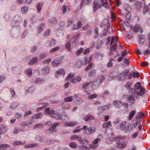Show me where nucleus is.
Wrapping results in <instances>:
<instances>
[{
    "label": "nucleus",
    "instance_id": "nucleus-1",
    "mask_svg": "<svg viewBox=\"0 0 150 150\" xmlns=\"http://www.w3.org/2000/svg\"><path fill=\"white\" fill-rule=\"evenodd\" d=\"M118 139L117 140V144L119 148L123 149L126 146V143L123 141H121L120 139H125L124 136L120 137H117Z\"/></svg>",
    "mask_w": 150,
    "mask_h": 150
},
{
    "label": "nucleus",
    "instance_id": "nucleus-2",
    "mask_svg": "<svg viewBox=\"0 0 150 150\" xmlns=\"http://www.w3.org/2000/svg\"><path fill=\"white\" fill-rule=\"evenodd\" d=\"M128 70L126 69L120 74L119 76L118 80L119 81H123L125 80L126 76L129 74Z\"/></svg>",
    "mask_w": 150,
    "mask_h": 150
},
{
    "label": "nucleus",
    "instance_id": "nucleus-3",
    "mask_svg": "<svg viewBox=\"0 0 150 150\" xmlns=\"http://www.w3.org/2000/svg\"><path fill=\"white\" fill-rule=\"evenodd\" d=\"M71 139L73 140L74 139H76L78 140L79 142L82 144H84L85 142L88 143V140L86 139H83L81 138L79 136L73 135L71 137Z\"/></svg>",
    "mask_w": 150,
    "mask_h": 150
},
{
    "label": "nucleus",
    "instance_id": "nucleus-4",
    "mask_svg": "<svg viewBox=\"0 0 150 150\" xmlns=\"http://www.w3.org/2000/svg\"><path fill=\"white\" fill-rule=\"evenodd\" d=\"M100 138H97L92 142V144H90L89 147L91 149H96L97 148L98 145V142L100 141Z\"/></svg>",
    "mask_w": 150,
    "mask_h": 150
},
{
    "label": "nucleus",
    "instance_id": "nucleus-5",
    "mask_svg": "<svg viewBox=\"0 0 150 150\" xmlns=\"http://www.w3.org/2000/svg\"><path fill=\"white\" fill-rule=\"evenodd\" d=\"M101 83V82L100 81V79H97L94 81L92 82V87L95 89H96Z\"/></svg>",
    "mask_w": 150,
    "mask_h": 150
},
{
    "label": "nucleus",
    "instance_id": "nucleus-6",
    "mask_svg": "<svg viewBox=\"0 0 150 150\" xmlns=\"http://www.w3.org/2000/svg\"><path fill=\"white\" fill-rule=\"evenodd\" d=\"M146 91L145 89L142 87L139 89V90L138 91H136V94L138 96H140L143 97Z\"/></svg>",
    "mask_w": 150,
    "mask_h": 150
},
{
    "label": "nucleus",
    "instance_id": "nucleus-7",
    "mask_svg": "<svg viewBox=\"0 0 150 150\" xmlns=\"http://www.w3.org/2000/svg\"><path fill=\"white\" fill-rule=\"evenodd\" d=\"M8 129V128L4 125H0V134H4Z\"/></svg>",
    "mask_w": 150,
    "mask_h": 150
},
{
    "label": "nucleus",
    "instance_id": "nucleus-8",
    "mask_svg": "<svg viewBox=\"0 0 150 150\" xmlns=\"http://www.w3.org/2000/svg\"><path fill=\"white\" fill-rule=\"evenodd\" d=\"M77 124V123L76 122L70 121L69 122H66L64 126H66L67 127H72L76 126Z\"/></svg>",
    "mask_w": 150,
    "mask_h": 150
},
{
    "label": "nucleus",
    "instance_id": "nucleus-9",
    "mask_svg": "<svg viewBox=\"0 0 150 150\" xmlns=\"http://www.w3.org/2000/svg\"><path fill=\"white\" fill-rule=\"evenodd\" d=\"M59 125V123H56L52 125L50 128L49 129V131H50L51 133L53 132H55L56 130L55 128L57 126Z\"/></svg>",
    "mask_w": 150,
    "mask_h": 150
},
{
    "label": "nucleus",
    "instance_id": "nucleus-10",
    "mask_svg": "<svg viewBox=\"0 0 150 150\" xmlns=\"http://www.w3.org/2000/svg\"><path fill=\"white\" fill-rule=\"evenodd\" d=\"M94 119L93 115L90 114H88L85 116L84 118V120L86 122H88L91 120H93Z\"/></svg>",
    "mask_w": 150,
    "mask_h": 150
},
{
    "label": "nucleus",
    "instance_id": "nucleus-11",
    "mask_svg": "<svg viewBox=\"0 0 150 150\" xmlns=\"http://www.w3.org/2000/svg\"><path fill=\"white\" fill-rule=\"evenodd\" d=\"M98 2H97L94 1L93 4V8L94 11H96L99 8L101 7V5L98 4Z\"/></svg>",
    "mask_w": 150,
    "mask_h": 150
},
{
    "label": "nucleus",
    "instance_id": "nucleus-12",
    "mask_svg": "<svg viewBox=\"0 0 150 150\" xmlns=\"http://www.w3.org/2000/svg\"><path fill=\"white\" fill-rule=\"evenodd\" d=\"M45 26L43 23H41L39 25L37 28V32L39 33L42 32L45 28Z\"/></svg>",
    "mask_w": 150,
    "mask_h": 150
},
{
    "label": "nucleus",
    "instance_id": "nucleus-13",
    "mask_svg": "<svg viewBox=\"0 0 150 150\" xmlns=\"http://www.w3.org/2000/svg\"><path fill=\"white\" fill-rule=\"evenodd\" d=\"M41 72L42 74L46 75L49 72V68L48 67H43L41 70Z\"/></svg>",
    "mask_w": 150,
    "mask_h": 150
},
{
    "label": "nucleus",
    "instance_id": "nucleus-14",
    "mask_svg": "<svg viewBox=\"0 0 150 150\" xmlns=\"http://www.w3.org/2000/svg\"><path fill=\"white\" fill-rule=\"evenodd\" d=\"M113 104L115 107L118 108L121 105L122 102L120 101H114L113 102Z\"/></svg>",
    "mask_w": 150,
    "mask_h": 150
},
{
    "label": "nucleus",
    "instance_id": "nucleus-15",
    "mask_svg": "<svg viewBox=\"0 0 150 150\" xmlns=\"http://www.w3.org/2000/svg\"><path fill=\"white\" fill-rule=\"evenodd\" d=\"M64 72V70L62 69H60L57 70L55 74V77L57 78L58 77L59 75L62 74Z\"/></svg>",
    "mask_w": 150,
    "mask_h": 150
},
{
    "label": "nucleus",
    "instance_id": "nucleus-16",
    "mask_svg": "<svg viewBox=\"0 0 150 150\" xmlns=\"http://www.w3.org/2000/svg\"><path fill=\"white\" fill-rule=\"evenodd\" d=\"M86 130L89 133L92 134L94 133L96 131V127H90L87 128Z\"/></svg>",
    "mask_w": 150,
    "mask_h": 150
},
{
    "label": "nucleus",
    "instance_id": "nucleus-17",
    "mask_svg": "<svg viewBox=\"0 0 150 150\" xmlns=\"http://www.w3.org/2000/svg\"><path fill=\"white\" fill-rule=\"evenodd\" d=\"M61 63V62L60 60L55 59L52 62V64L54 67H56L58 66Z\"/></svg>",
    "mask_w": 150,
    "mask_h": 150
},
{
    "label": "nucleus",
    "instance_id": "nucleus-18",
    "mask_svg": "<svg viewBox=\"0 0 150 150\" xmlns=\"http://www.w3.org/2000/svg\"><path fill=\"white\" fill-rule=\"evenodd\" d=\"M134 89L137 90V91L139 90L141 88H142L141 86V83L140 82H137L134 85Z\"/></svg>",
    "mask_w": 150,
    "mask_h": 150
},
{
    "label": "nucleus",
    "instance_id": "nucleus-19",
    "mask_svg": "<svg viewBox=\"0 0 150 150\" xmlns=\"http://www.w3.org/2000/svg\"><path fill=\"white\" fill-rule=\"evenodd\" d=\"M127 100L130 101L131 103L133 104L134 103L135 98L133 95H131L128 96Z\"/></svg>",
    "mask_w": 150,
    "mask_h": 150
},
{
    "label": "nucleus",
    "instance_id": "nucleus-20",
    "mask_svg": "<svg viewBox=\"0 0 150 150\" xmlns=\"http://www.w3.org/2000/svg\"><path fill=\"white\" fill-rule=\"evenodd\" d=\"M112 123L110 121H109L107 122H105L103 125V127L104 128H106L109 127L110 126H111Z\"/></svg>",
    "mask_w": 150,
    "mask_h": 150
},
{
    "label": "nucleus",
    "instance_id": "nucleus-21",
    "mask_svg": "<svg viewBox=\"0 0 150 150\" xmlns=\"http://www.w3.org/2000/svg\"><path fill=\"white\" fill-rule=\"evenodd\" d=\"M37 145L36 144L31 143L28 145H25L24 148L25 149L32 148L35 147Z\"/></svg>",
    "mask_w": 150,
    "mask_h": 150
},
{
    "label": "nucleus",
    "instance_id": "nucleus-22",
    "mask_svg": "<svg viewBox=\"0 0 150 150\" xmlns=\"http://www.w3.org/2000/svg\"><path fill=\"white\" fill-rule=\"evenodd\" d=\"M145 36L143 35H141L139 36V42L141 44H143L144 43L145 40Z\"/></svg>",
    "mask_w": 150,
    "mask_h": 150
},
{
    "label": "nucleus",
    "instance_id": "nucleus-23",
    "mask_svg": "<svg viewBox=\"0 0 150 150\" xmlns=\"http://www.w3.org/2000/svg\"><path fill=\"white\" fill-rule=\"evenodd\" d=\"M52 117L55 118L57 119H60L62 118L61 115H60L59 113L56 111L55 115H52Z\"/></svg>",
    "mask_w": 150,
    "mask_h": 150
},
{
    "label": "nucleus",
    "instance_id": "nucleus-24",
    "mask_svg": "<svg viewBox=\"0 0 150 150\" xmlns=\"http://www.w3.org/2000/svg\"><path fill=\"white\" fill-rule=\"evenodd\" d=\"M132 85V83L131 81L127 82V83L125 85V87L127 90H129L131 88Z\"/></svg>",
    "mask_w": 150,
    "mask_h": 150
},
{
    "label": "nucleus",
    "instance_id": "nucleus-25",
    "mask_svg": "<svg viewBox=\"0 0 150 150\" xmlns=\"http://www.w3.org/2000/svg\"><path fill=\"white\" fill-rule=\"evenodd\" d=\"M25 143V142H23L20 141H16L13 143V145L16 146L18 145L23 144Z\"/></svg>",
    "mask_w": 150,
    "mask_h": 150
},
{
    "label": "nucleus",
    "instance_id": "nucleus-26",
    "mask_svg": "<svg viewBox=\"0 0 150 150\" xmlns=\"http://www.w3.org/2000/svg\"><path fill=\"white\" fill-rule=\"evenodd\" d=\"M38 62L37 58L36 57H34L29 62L30 65H32L36 64Z\"/></svg>",
    "mask_w": 150,
    "mask_h": 150
},
{
    "label": "nucleus",
    "instance_id": "nucleus-27",
    "mask_svg": "<svg viewBox=\"0 0 150 150\" xmlns=\"http://www.w3.org/2000/svg\"><path fill=\"white\" fill-rule=\"evenodd\" d=\"M144 115V114L143 112H141L139 113L136 117V119L137 120L140 121L141 119L142 118Z\"/></svg>",
    "mask_w": 150,
    "mask_h": 150
},
{
    "label": "nucleus",
    "instance_id": "nucleus-28",
    "mask_svg": "<svg viewBox=\"0 0 150 150\" xmlns=\"http://www.w3.org/2000/svg\"><path fill=\"white\" fill-rule=\"evenodd\" d=\"M9 147V145L7 144H0V148L1 149L2 148V150H6V148Z\"/></svg>",
    "mask_w": 150,
    "mask_h": 150
},
{
    "label": "nucleus",
    "instance_id": "nucleus-29",
    "mask_svg": "<svg viewBox=\"0 0 150 150\" xmlns=\"http://www.w3.org/2000/svg\"><path fill=\"white\" fill-rule=\"evenodd\" d=\"M96 74V71L95 70L92 69L88 73V76L89 77H91L94 76Z\"/></svg>",
    "mask_w": 150,
    "mask_h": 150
},
{
    "label": "nucleus",
    "instance_id": "nucleus-30",
    "mask_svg": "<svg viewBox=\"0 0 150 150\" xmlns=\"http://www.w3.org/2000/svg\"><path fill=\"white\" fill-rule=\"evenodd\" d=\"M101 0V2H102V5L103 6L107 8H109V5L108 3L106 1L104 2V1H106V0Z\"/></svg>",
    "mask_w": 150,
    "mask_h": 150
},
{
    "label": "nucleus",
    "instance_id": "nucleus-31",
    "mask_svg": "<svg viewBox=\"0 0 150 150\" xmlns=\"http://www.w3.org/2000/svg\"><path fill=\"white\" fill-rule=\"evenodd\" d=\"M126 121H124L122 122L120 124V127L121 129L122 130H125L126 129Z\"/></svg>",
    "mask_w": 150,
    "mask_h": 150
},
{
    "label": "nucleus",
    "instance_id": "nucleus-32",
    "mask_svg": "<svg viewBox=\"0 0 150 150\" xmlns=\"http://www.w3.org/2000/svg\"><path fill=\"white\" fill-rule=\"evenodd\" d=\"M94 67V66L93 65L92 63H91L89 64L85 69V70L86 71H88L90 69H93Z\"/></svg>",
    "mask_w": 150,
    "mask_h": 150
},
{
    "label": "nucleus",
    "instance_id": "nucleus-33",
    "mask_svg": "<svg viewBox=\"0 0 150 150\" xmlns=\"http://www.w3.org/2000/svg\"><path fill=\"white\" fill-rule=\"evenodd\" d=\"M136 113L135 110L132 111L130 113L128 119L130 120H131L133 117L134 115Z\"/></svg>",
    "mask_w": 150,
    "mask_h": 150
},
{
    "label": "nucleus",
    "instance_id": "nucleus-34",
    "mask_svg": "<svg viewBox=\"0 0 150 150\" xmlns=\"http://www.w3.org/2000/svg\"><path fill=\"white\" fill-rule=\"evenodd\" d=\"M28 8L27 6L22 7L21 9V11L23 14H26L28 12Z\"/></svg>",
    "mask_w": 150,
    "mask_h": 150
},
{
    "label": "nucleus",
    "instance_id": "nucleus-35",
    "mask_svg": "<svg viewBox=\"0 0 150 150\" xmlns=\"http://www.w3.org/2000/svg\"><path fill=\"white\" fill-rule=\"evenodd\" d=\"M43 5L42 3H39L37 6V10L39 12H40L41 10V8Z\"/></svg>",
    "mask_w": 150,
    "mask_h": 150
},
{
    "label": "nucleus",
    "instance_id": "nucleus-36",
    "mask_svg": "<svg viewBox=\"0 0 150 150\" xmlns=\"http://www.w3.org/2000/svg\"><path fill=\"white\" fill-rule=\"evenodd\" d=\"M26 74L28 77L31 76L32 75V69L30 68L27 69Z\"/></svg>",
    "mask_w": 150,
    "mask_h": 150
},
{
    "label": "nucleus",
    "instance_id": "nucleus-37",
    "mask_svg": "<svg viewBox=\"0 0 150 150\" xmlns=\"http://www.w3.org/2000/svg\"><path fill=\"white\" fill-rule=\"evenodd\" d=\"M139 29V27L138 25H135L134 27L132 26L131 27L132 30H133L135 33L137 32Z\"/></svg>",
    "mask_w": 150,
    "mask_h": 150
},
{
    "label": "nucleus",
    "instance_id": "nucleus-38",
    "mask_svg": "<svg viewBox=\"0 0 150 150\" xmlns=\"http://www.w3.org/2000/svg\"><path fill=\"white\" fill-rule=\"evenodd\" d=\"M18 106V104L15 102H13L11 103L10 105V108L11 109H14Z\"/></svg>",
    "mask_w": 150,
    "mask_h": 150
},
{
    "label": "nucleus",
    "instance_id": "nucleus-39",
    "mask_svg": "<svg viewBox=\"0 0 150 150\" xmlns=\"http://www.w3.org/2000/svg\"><path fill=\"white\" fill-rule=\"evenodd\" d=\"M103 42L100 41H98L96 44V49H99L101 47V45L103 44Z\"/></svg>",
    "mask_w": 150,
    "mask_h": 150
},
{
    "label": "nucleus",
    "instance_id": "nucleus-40",
    "mask_svg": "<svg viewBox=\"0 0 150 150\" xmlns=\"http://www.w3.org/2000/svg\"><path fill=\"white\" fill-rule=\"evenodd\" d=\"M73 99V96H71L65 98L64 101L66 102H70Z\"/></svg>",
    "mask_w": 150,
    "mask_h": 150
},
{
    "label": "nucleus",
    "instance_id": "nucleus-41",
    "mask_svg": "<svg viewBox=\"0 0 150 150\" xmlns=\"http://www.w3.org/2000/svg\"><path fill=\"white\" fill-rule=\"evenodd\" d=\"M42 115L41 113H39L35 115L32 118L34 119H37L40 118V116Z\"/></svg>",
    "mask_w": 150,
    "mask_h": 150
},
{
    "label": "nucleus",
    "instance_id": "nucleus-42",
    "mask_svg": "<svg viewBox=\"0 0 150 150\" xmlns=\"http://www.w3.org/2000/svg\"><path fill=\"white\" fill-rule=\"evenodd\" d=\"M66 48L69 51H70L71 50V45L70 43L69 42H68L66 43L65 45Z\"/></svg>",
    "mask_w": 150,
    "mask_h": 150
},
{
    "label": "nucleus",
    "instance_id": "nucleus-43",
    "mask_svg": "<svg viewBox=\"0 0 150 150\" xmlns=\"http://www.w3.org/2000/svg\"><path fill=\"white\" fill-rule=\"evenodd\" d=\"M69 146L70 147L73 149H75L77 147L76 144L74 142H71L69 143Z\"/></svg>",
    "mask_w": 150,
    "mask_h": 150
},
{
    "label": "nucleus",
    "instance_id": "nucleus-44",
    "mask_svg": "<svg viewBox=\"0 0 150 150\" xmlns=\"http://www.w3.org/2000/svg\"><path fill=\"white\" fill-rule=\"evenodd\" d=\"M59 48V46H57L51 50L50 51V52L51 53L55 52L58 50Z\"/></svg>",
    "mask_w": 150,
    "mask_h": 150
},
{
    "label": "nucleus",
    "instance_id": "nucleus-45",
    "mask_svg": "<svg viewBox=\"0 0 150 150\" xmlns=\"http://www.w3.org/2000/svg\"><path fill=\"white\" fill-rule=\"evenodd\" d=\"M43 127V125L42 124H38L36 125L34 127V129L35 128H42Z\"/></svg>",
    "mask_w": 150,
    "mask_h": 150
},
{
    "label": "nucleus",
    "instance_id": "nucleus-46",
    "mask_svg": "<svg viewBox=\"0 0 150 150\" xmlns=\"http://www.w3.org/2000/svg\"><path fill=\"white\" fill-rule=\"evenodd\" d=\"M97 95L96 94H92L88 96V98L91 99H93L94 98H96L97 97Z\"/></svg>",
    "mask_w": 150,
    "mask_h": 150
},
{
    "label": "nucleus",
    "instance_id": "nucleus-47",
    "mask_svg": "<svg viewBox=\"0 0 150 150\" xmlns=\"http://www.w3.org/2000/svg\"><path fill=\"white\" fill-rule=\"evenodd\" d=\"M74 74L73 73H70L67 76V78L66 79L67 81H68L69 79H70L72 77L74 76Z\"/></svg>",
    "mask_w": 150,
    "mask_h": 150
},
{
    "label": "nucleus",
    "instance_id": "nucleus-48",
    "mask_svg": "<svg viewBox=\"0 0 150 150\" xmlns=\"http://www.w3.org/2000/svg\"><path fill=\"white\" fill-rule=\"evenodd\" d=\"M90 84L91 83H86L83 85L82 87L83 89H86Z\"/></svg>",
    "mask_w": 150,
    "mask_h": 150
},
{
    "label": "nucleus",
    "instance_id": "nucleus-49",
    "mask_svg": "<svg viewBox=\"0 0 150 150\" xmlns=\"http://www.w3.org/2000/svg\"><path fill=\"white\" fill-rule=\"evenodd\" d=\"M149 9L148 6L146 5L143 8V13H145L146 12H148Z\"/></svg>",
    "mask_w": 150,
    "mask_h": 150
},
{
    "label": "nucleus",
    "instance_id": "nucleus-50",
    "mask_svg": "<svg viewBox=\"0 0 150 150\" xmlns=\"http://www.w3.org/2000/svg\"><path fill=\"white\" fill-rule=\"evenodd\" d=\"M51 110H50V108H47L45 110V113L46 114L50 115L51 113Z\"/></svg>",
    "mask_w": 150,
    "mask_h": 150
},
{
    "label": "nucleus",
    "instance_id": "nucleus-51",
    "mask_svg": "<svg viewBox=\"0 0 150 150\" xmlns=\"http://www.w3.org/2000/svg\"><path fill=\"white\" fill-rule=\"evenodd\" d=\"M5 79V76L4 75H2L0 76V83L2 82Z\"/></svg>",
    "mask_w": 150,
    "mask_h": 150
},
{
    "label": "nucleus",
    "instance_id": "nucleus-52",
    "mask_svg": "<svg viewBox=\"0 0 150 150\" xmlns=\"http://www.w3.org/2000/svg\"><path fill=\"white\" fill-rule=\"evenodd\" d=\"M20 18V16L16 14L14 16V19L16 21L19 20Z\"/></svg>",
    "mask_w": 150,
    "mask_h": 150
},
{
    "label": "nucleus",
    "instance_id": "nucleus-53",
    "mask_svg": "<svg viewBox=\"0 0 150 150\" xmlns=\"http://www.w3.org/2000/svg\"><path fill=\"white\" fill-rule=\"evenodd\" d=\"M83 48H81L80 49L78 50L76 52V54L77 55H79L83 51Z\"/></svg>",
    "mask_w": 150,
    "mask_h": 150
},
{
    "label": "nucleus",
    "instance_id": "nucleus-54",
    "mask_svg": "<svg viewBox=\"0 0 150 150\" xmlns=\"http://www.w3.org/2000/svg\"><path fill=\"white\" fill-rule=\"evenodd\" d=\"M136 91H137V90L135 89L134 88H132L131 89L129 92L130 93H132V94H136Z\"/></svg>",
    "mask_w": 150,
    "mask_h": 150
},
{
    "label": "nucleus",
    "instance_id": "nucleus-55",
    "mask_svg": "<svg viewBox=\"0 0 150 150\" xmlns=\"http://www.w3.org/2000/svg\"><path fill=\"white\" fill-rule=\"evenodd\" d=\"M144 54L146 56L148 54H150V50L149 49L145 50L144 51Z\"/></svg>",
    "mask_w": 150,
    "mask_h": 150
},
{
    "label": "nucleus",
    "instance_id": "nucleus-56",
    "mask_svg": "<svg viewBox=\"0 0 150 150\" xmlns=\"http://www.w3.org/2000/svg\"><path fill=\"white\" fill-rule=\"evenodd\" d=\"M117 45V44H114L111 47V50L112 51L113 50L114 51H115L116 50Z\"/></svg>",
    "mask_w": 150,
    "mask_h": 150
},
{
    "label": "nucleus",
    "instance_id": "nucleus-57",
    "mask_svg": "<svg viewBox=\"0 0 150 150\" xmlns=\"http://www.w3.org/2000/svg\"><path fill=\"white\" fill-rule=\"evenodd\" d=\"M113 60V59H111V61H109L108 64V67L109 68H110L112 67L113 65V63L112 61Z\"/></svg>",
    "mask_w": 150,
    "mask_h": 150
},
{
    "label": "nucleus",
    "instance_id": "nucleus-58",
    "mask_svg": "<svg viewBox=\"0 0 150 150\" xmlns=\"http://www.w3.org/2000/svg\"><path fill=\"white\" fill-rule=\"evenodd\" d=\"M129 59H126L125 58L124 59V63L127 65H128L129 64Z\"/></svg>",
    "mask_w": 150,
    "mask_h": 150
},
{
    "label": "nucleus",
    "instance_id": "nucleus-59",
    "mask_svg": "<svg viewBox=\"0 0 150 150\" xmlns=\"http://www.w3.org/2000/svg\"><path fill=\"white\" fill-rule=\"evenodd\" d=\"M133 77H134V74L132 73V72H130L128 76V78L129 79H132Z\"/></svg>",
    "mask_w": 150,
    "mask_h": 150
},
{
    "label": "nucleus",
    "instance_id": "nucleus-60",
    "mask_svg": "<svg viewBox=\"0 0 150 150\" xmlns=\"http://www.w3.org/2000/svg\"><path fill=\"white\" fill-rule=\"evenodd\" d=\"M89 62V61H88V59L86 58H85L84 59V63H83L82 62L81 64H82L86 65Z\"/></svg>",
    "mask_w": 150,
    "mask_h": 150
},
{
    "label": "nucleus",
    "instance_id": "nucleus-61",
    "mask_svg": "<svg viewBox=\"0 0 150 150\" xmlns=\"http://www.w3.org/2000/svg\"><path fill=\"white\" fill-rule=\"evenodd\" d=\"M90 49L88 48L85 50L83 52V53L85 54H87L90 51Z\"/></svg>",
    "mask_w": 150,
    "mask_h": 150
},
{
    "label": "nucleus",
    "instance_id": "nucleus-62",
    "mask_svg": "<svg viewBox=\"0 0 150 150\" xmlns=\"http://www.w3.org/2000/svg\"><path fill=\"white\" fill-rule=\"evenodd\" d=\"M72 28L73 29L75 30H78L79 29V28L78 26L75 24H74L73 25Z\"/></svg>",
    "mask_w": 150,
    "mask_h": 150
},
{
    "label": "nucleus",
    "instance_id": "nucleus-63",
    "mask_svg": "<svg viewBox=\"0 0 150 150\" xmlns=\"http://www.w3.org/2000/svg\"><path fill=\"white\" fill-rule=\"evenodd\" d=\"M111 18H112V19H114L116 17V16L115 15V13L112 11L111 12Z\"/></svg>",
    "mask_w": 150,
    "mask_h": 150
},
{
    "label": "nucleus",
    "instance_id": "nucleus-64",
    "mask_svg": "<svg viewBox=\"0 0 150 150\" xmlns=\"http://www.w3.org/2000/svg\"><path fill=\"white\" fill-rule=\"evenodd\" d=\"M50 33V30H47L45 31V35L46 37L48 36Z\"/></svg>",
    "mask_w": 150,
    "mask_h": 150
}]
</instances>
